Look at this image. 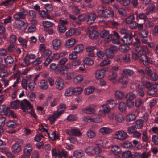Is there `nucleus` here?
<instances>
[{"instance_id":"obj_54","label":"nucleus","mask_w":158,"mask_h":158,"mask_svg":"<svg viewBox=\"0 0 158 158\" xmlns=\"http://www.w3.org/2000/svg\"><path fill=\"white\" fill-rule=\"evenodd\" d=\"M135 115L134 114H130L127 116L126 120L128 122L132 121L135 119Z\"/></svg>"},{"instance_id":"obj_6","label":"nucleus","mask_w":158,"mask_h":158,"mask_svg":"<svg viewBox=\"0 0 158 158\" xmlns=\"http://www.w3.org/2000/svg\"><path fill=\"white\" fill-rule=\"evenodd\" d=\"M66 132L69 135L75 136H80L81 135L79 130L76 128H72L71 129H67Z\"/></svg>"},{"instance_id":"obj_52","label":"nucleus","mask_w":158,"mask_h":158,"mask_svg":"<svg viewBox=\"0 0 158 158\" xmlns=\"http://www.w3.org/2000/svg\"><path fill=\"white\" fill-rule=\"evenodd\" d=\"M148 34V31L145 30L143 29L140 31L139 35L143 38H146L147 37Z\"/></svg>"},{"instance_id":"obj_23","label":"nucleus","mask_w":158,"mask_h":158,"mask_svg":"<svg viewBox=\"0 0 158 158\" xmlns=\"http://www.w3.org/2000/svg\"><path fill=\"white\" fill-rule=\"evenodd\" d=\"M18 41L22 45V46L24 48H26L27 47V44L28 42L27 40L24 39L21 37H19L18 39Z\"/></svg>"},{"instance_id":"obj_19","label":"nucleus","mask_w":158,"mask_h":158,"mask_svg":"<svg viewBox=\"0 0 158 158\" xmlns=\"http://www.w3.org/2000/svg\"><path fill=\"white\" fill-rule=\"evenodd\" d=\"M96 18V15L93 13L89 14L88 16L87 23L88 24L91 25L93 23Z\"/></svg>"},{"instance_id":"obj_46","label":"nucleus","mask_w":158,"mask_h":158,"mask_svg":"<svg viewBox=\"0 0 158 158\" xmlns=\"http://www.w3.org/2000/svg\"><path fill=\"white\" fill-rule=\"evenodd\" d=\"M138 90L137 92L138 94L141 97H143L145 94L144 91L143 90V87L139 85H138Z\"/></svg>"},{"instance_id":"obj_40","label":"nucleus","mask_w":158,"mask_h":158,"mask_svg":"<svg viewBox=\"0 0 158 158\" xmlns=\"http://www.w3.org/2000/svg\"><path fill=\"white\" fill-rule=\"evenodd\" d=\"M74 156L77 158H81L84 155V153L82 151H76L74 152Z\"/></svg>"},{"instance_id":"obj_36","label":"nucleus","mask_w":158,"mask_h":158,"mask_svg":"<svg viewBox=\"0 0 158 158\" xmlns=\"http://www.w3.org/2000/svg\"><path fill=\"white\" fill-rule=\"evenodd\" d=\"M87 135L89 138H94L96 135L95 131L91 129L89 130L86 133Z\"/></svg>"},{"instance_id":"obj_50","label":"nucleus","mask_w":158,"mask_h":158,"mask_svg":"<svg viewBox=\"0 0 158 158\" xmlns=\"http://www.w3.org/2000/svg\"><path fill=\"white\" fill-rule=\"evenodd\" d=\"M122 146L125 148H131L132 147L131 143L129 141H126L122 143Z\"/></svg>"},{"instance_id":"obj_34","label":"nucleus","mask_w":158,"mask_h":158,"mask_svg":"<svg viewBox=\"0 0 158 158\" xmlns=\"http://www.w3.org/2000/svg\"><path fill=\"white\" fill-rule=\"evenodd\" d=\"M131 59L130 55L126 53L123 56V62L125 63L129 64L131 62Z\"/></svg>"},{"instance_id":"obj_14","label":"nucleus","mask_w":158,"mask_h":158,"mask_svg":"<svg viewBox=\"0 0 158 158\" xmlns=\"http://www.w3.org/2000/svg\"><path fill=\"white\" fill-rule=\"evenodd\" d=\"M118 76V73L116 72H113L112 74L108 76V79L112 83L115 84L118 81L117 80Z\"/></svg>"},{"instance_id":"obj_43","label":"nucleus","mask_w":158,"mask_h":158,"mask_svg":"<svg viewBox=\"0 0 158 158\" xmlns=\"http://www.w3.org/2000/svg\"><path fill=\"white\" fill-rule=\"evenodd\" d=\"M111 151L115 155H117L121 151V149L118 146L115 145L112 147Z\"/></svg>"},{"instance_id":"obj_2","label":"nucleus","mask_w":158,"mask_h":158,"mask_svg":"<svg viewBox=\"0 0 158 158\" xmlns=\"http://www.w3.org/2000/svg\"><path fill=\"white\" fill-rule=\"evenodd\" d=\"M136 43L134 44L135 50L139 54H142L143 53L149 54L150 53L148 48L145 46L142 45L141 42L137 38L136 39Z\"/></svg>"},{"instance_id":"obj_4","label":"nucleus","mask_w":158,"mask_h":158,"mask_svg":"<svg viewBox=\"0 0 158 158\" xmlns=\"http://www.w3.org/2000/svg\"><path fill=\"white\" fill-rule=\"evenodd\" d=\"M21 106L24 112H28V110L33 108V106L29 101L26 99L22 101Z\"/></svg>"},{"instance_id":"obj_8","label":"nucleus","mask_w":158,"mask_h":158,"mask_svg":"<svg viewBox=\"0 0 158 158\" xmlns=\"http://www.w3.org/2000/svg\"><path fill=\"white\" fill-rule=\"evenodd\" d=\"M55 84L56 85V88L58 90H60L64 88V82L61 78L60 77H57Z\"/></svg>"},{"instance_id":"obj_47","label":"nucleus","mask_w":158,"mask_h":158,"mask_svg":"<svg viewBox=\"0 0 158 158\" xmlns=\"http://www.w3.org/2000/svg\"><path fill=\"white\" fill-rule=\"evenodd\" d=\"M135 19V17L133 15H131L127 17L125 19V22L127 24H129L132 22Z\"/></svg>"},{"instance_id":"obj_55","label":"nucleus","mask_w":158,"mask_h":158,"mask_svg":"<svg viewBox=\"0 0 158 158\" xmlns=\"http://www.w3.org/2000/svg\"><path fill=\"white\" fill-rule=\"evenodd\" d=\"M116 120L119 123H121L124 120V118L122 114H116L115 116Z\"/></svg>"},{"instance_id":"obj_57","label":"nucleus","mask_w":158,"mask_h":158,"mask_svg":"<svg viewBox=\"0 0 158 158\" xmlns=\"http://www.w3.org/2000/svg\"><path fill=\"white\" fill-rule=\"evenodd\" d=\"M103 108V110L106 113V114H107L109 112L110 110V106L106 103L105 104L103 105L102 106Z\"/></svg>"},{"instance_id":"obj_61","label":"nucleus","mask_w":158,"mask_h":158,"mask_svg":"<svg viewBox=\"0 0 158 158\" xmlns=\"http://www.w3.org/2000/svg\"><path fill=\"white\" fill-rule=\"evenodd\" d=\"M118 11L119 14L125 17L127 15V11L123 8H119Z\"/></svg>"},{"instance_id":"obj_64","label":"nucleus","mask_w":158,"mask_h":158,"mask_svg":"<svg viewBox=\"0 0 158 158\" xmlns=\"http://www.w3.org/2000/svg\"><path fill=\"white\" fill-rule=\"evenodd\" d=\"M131 153L129 151H127L124 152L122 155L123 158H129L131 156Z\"/></svg>"},{"instance_id":"obj_41","label":"nucleus","mask_w":158,"mask_h":158,"mask_svg":"<svg viewBox=\"0 0 158 158\" xmlns=\"http://www.w3.org/2000/svg\"><path fill=\"white\" fill-rule=\"evenodd\" d=\"M84 47L82 45L80 44L76 46L74 48V51L77 54L82 51Z\"/></svg>"},{"instance_id":"obj_28","label":"nucleus","mask_w":158,"mask_h":158,"mask_svg":"<svg viewBox=\"0 0 158 158\" xmlns=\"http://www.w3.org/2000/svg\"><path fill=\"white\" fill-rule=\"evenodd\" d=\"M136 95L132 92H130L127 94L125 96L126 100H133L136 98Z\"/></svg>"},{"instance_id":"obj_16","label":"nucleus","mask_w":158,"mask_h":158,"mask_svg":"<svg viewBox=\"0 0 158 158\" xmlns=\"http://www.w3.org/2000/svg\"><path fill=\"white\" fill-rule=\"evenodd\" d=\"M89 37L92 40H94L97 39L98 36L99 34L97 31L94 30L92 27L89 28Z\"/></svg>"},{"instance_id":"obj_10","label":"nucleus","mask_w":158,"mask_h":158,"mask_svg":"<svg viewBox=\"0 0 158 158\" xmlns=\"http://www.w3.org/2000/svg\"><path fill=\"white\" fill-rule=\"evenodd\" d=\"M122 41L127 45L130 44L132 41V36L130 33L123 37L122 39Z\"/></svg>"},{"instance_id":"obj_44","label":"nucleus","mask_w":158,"mask_h":158,"mask_svg":"<svg viewBox=\"0 0 158 158\" xmlns=\"http://www.w3.org/2000/svg\"><path fill=\"white\" fill-rule=\"evenodd\" d=\"M42 23L44 27L46 28L51 27H52L54 24L53 23L47 21H43Z\"/></svg>"},{"instance_id":"obj_9","label":"nucleus","mask_w":158,"mask_h":158,"mask_svg":"<svg viewBox=\"0 0 158 158\" xmlns=\"http://www.w3.org/2000/svg\"><path fill=\"white\" fill-rule=\"evenodd\" d=\"M115 135L117 139L121 140L126 139L127 136V133L122 131L117 132L115 133Z\"/></svg>"},{"instance_id":"obj_12","label":"nucleus","mask_w":158,"mask_h":158,"mask_svg":"<svg viewBox=\"0 0 158 158\" xmlns=\"http://www.w3.org/2000/svg\"><path fill=\"white\" fill-rule=\"evenodd\" d=\"M106 70L104 69L97 70L95 73V76L96 78L100 79L103 78L105 75Z\"/></svg>"},{"instance_id":"obj_53","label":"nucleus","mask_w":158,"mask_h":158,"mask_svg":"<svg viewBox=\"0 0 158 158\" xmlns=\"http://www.w3.org/2000/svg\"><path fill=\"white\" fill-rule=\"evenodd\" d=\"M2 109L0 111L1 113L4 112L6 115L8 116V115L10 114V112L12 111L10 110V108L9 107L6 108V110H5L4 108H5V106L4 105H3L2 106Z\"/></svg>"},{"instance_id":"obj_32","label":"nucleus","mask_w":158,"mask_h":158,"mask_svg":"<svg viewBox=\"0 0 158 158\" xmlns=\"http://www.w3.org/2000/svg\"><path fill=\"white\" fill-rule=\"evenodd\" d=\"M19 101L16 100L10 102L11 107L13 109H16L19 108Z\"/></svg>"},{"instance_id":"obj_60","label":"nucleus","mask_w":158,"mask_h":158,"mask_svg":"<svg viewBox=\"0 0 158 158\" xmlns=\"http://www.w3.org/2000/svg\"><path fill=\"white\" fill-rule=\"evenodd\" d=\"M7 125L8 127L13 128H15L17 126L16 123L11 120H9L7 122Z\"/></svg>"},{"instance_id":"obj_25","label":"nucleus","mask_w":158,"mask_h":158,"mask_svg":"<svg viewBox=\"0 0 158 158\" xmlns=\"http://www.w3.org/2000/svg\"><path fill=\"white\" fill-rule=\"evenodd\" d=\"M99 131L101 134L104 135L109 134L112 131V130L108 127H102L100 129Z\"/></svg>"},{"instance_id":"obj_20","label":"nucleus","mask_w":158,"mask_h":158,"mask_svg":"<svg viewBox=\"0 0 158 158\" xmlns=\"http://www.w3.org/2000/svg\"><path fill=\"white\" fill-rule=\"evenodd\" d=\"M95 49V47L93 46H88L86 47V51L88 53L87 54V55L88 56L93 57H94L95 54L93 52V51Z\"/></svg>"},{"instance_id":"obj_58","label":"nucleus","mask_w":158,"mask_h":158,"mask_svg":"<svg viewBox=\"0 0 158 158\" xmlns=\"http://www.w3.org/2000/svg\"><path fill=\"white\" fill-rule=\"evenodd\" d=\"M106 103L108 105L109 104L113 106H114L117 104V102L116 100L110 99L107 101L106 102Z\"/></svg>"},{"instance_id":"obj_31","label":"nucleus","mask_w":158,"mask_h":158,"mask_svg":"<svg viewBox=\"0 0 158 158\" xmlns=\"http://www.w3.org/2000/svg\"><path fill=\"white\" fill-rule=\"evenodd\" d=\"M105 54L107 57L112 58L114 56V53L110 49H108L105 50Z\"/></svg>"},{"instance_id":"obj_63","label":"nucleus","mask_w":158,"mask_h":158,"mask_svg":"<svg viewBox=\"0 0 158 158\" xmlns=\"http://www.w3.org/2000/svg\"><path fill=\"white\" fill-rule=\"evenodd\" d=\"M135 126H131L127 128L128 132L130 134H133L136 131Z\"/></svg>"},{"instance_id":"obj_3","label":"nucleus","mask_w":158,"mask_h":158,"mask_svg":"<svg viewBox=\"0 0 158 158\" xmlns=\"http://www.w3.org/2000/svg\"><path fill=\"white\" fill-rule=\"evenodd\" d=\"M28 13L27 10L24 8L20 9L19 12L16 13L13 15L14 19L16 20L24 19Z\"/></svg>"},{"instance_id":"obj_18","label":"nucleus","mask_w":158,"mask_h":158,"mask_svg":"<svg viewBox=\"0 0 158 158\" xmlns=\"http://www.w3.org/2000/svg\"><path fill=\"white\" fill-rule=\"evenodd\" d=\"M24 24L25 23L23 21L20 20L13 23V26L14 28L18 30H19L23 27Z\"/></svg>"},{"instance_id":"obj_48","label":"nucleus","mask_w":158,"mask_h":158,"mask_svg":"<svg viewBox=\"0 0 158 158\" xmlns=\"http://www.w3.org/2000/svg\"><path fill=\"white\" fill-rule=\"evenodd\" d=\"M143 124V121L141 119L137 120L136 121V125L135 127L136 129H140Z\"/></svg>"},{"instance_id":"obj_29","label":"nucleus","mask_w":158,"mask_h":158,"mask_svg":"<svg viewBox=\"0 0 158 158\" xmlns=\"http://www.w3.org/2000/svg\"><path fill=\"white\" fill-rule=\"evenodd\" d=\"M134 72L132 70L129 69H124L123 70L122 74L124 75H128L131 76L134 75Z\"/></svg>"},{"instance_id":"obj_27","label":"nucleus","mask_w":158,"mask_h":158,"mask_svg":"<svg viewBox=\"0 0 158 158\" xmlns=\"http://www.w3.org/2000/svg\"><path fill=\"white\" fill-rule=\"evenodd\" d=\"M102 14L106 17H110L114 15L113 11L107 9L105 10Z\"/></svg>"},{"instance_id":"obj_26","label":"nucleus","mask_w":158,"mask_h":158,"mask_svg":"<svg viewBox=\"0 0 158 158\" xmlns=\"http://www.w3.org/2000/svg\"><path fill=\"white\" fill-rule=\"evenodd\" d=\"M95 90V88L93 86H90L86 88L84 90V94L89 95L92 93Z\"/></svg>"},{"instance_id":"obj_59","label":"nucleus","mask_w":158,"mask_h":158,"mask_svg":"<svg viewBox=\"0 0 158 158\" xmlns=\"http://www.w3.org/2000/svg\"><path fill=\"white\" fill-rule=\"evenodd\" d=\"M74 29H71L67 31L65 33V36L67 37H70L74 34Z\"/></svg>"},{"instance_id":"obj_1","label":"nucleus","mask_w":158,"mask_h":158,"mask_svg":"<svg viewBox=\"0 0 158 158\" xmlns=\"http://www.w3.org/2000/svg\"><path fill=\"white\" fill-rule=\"evenodd\" d=\"M145 85L146 87L148 89L147 94L148 95L153 96L157 94L156 89L158 88V83L147 81Z\"/></svg>"},{"instance_id":"obj_17","label":"nucleus","mask_w":158,"mask_h":158,"mask_svg":"<svg viewBox=\"0 0 158 158\" xmlns=\"http://www.w3.org/2000/svg\"><path fill=\"white\" fill-rule=\"evenodd\" d=\"M140 55V60L143 62L144 64L147 65L148 64V63H151L152 61L151 59L148 58L146 55L143 54Z\"/></svg>"},{"instance_id":"obj_49","label":"nucleus","mask_w":158,"mask_h":158,"mask_svg":"<svg viewBox=\"0 0 158 158\" xmlns=\"http://www.w3.org/2000/svg\"><path fill=\"white\" fill-rule=\"evenodd\" d=\"M53 58L52 56H49L47 57L43 63L44 66L45 67L47 66L52 61Z\"/></svg>"},{"instance_id":"obj_42","label":"nucleus","mask_w":158,"mask_h":158,"mask_svg":"<svg viewBox=\"0 0 158 158\" xmlns=\"http://www.w3.org/2000/svg\"><path fill=\"white\" fill-rule=\"evenodd\" d=\"M83 77L81 75H78L76 76L74 79V82L76 84H78L81 82L83 80Z\"/></svg>"},{"instance_id":"obj_22","label":"nucleus","mask_w":158,"mask_h":158,"mask_svg":"<svg viewBox=\"0 0 158 158\" xmlns=\"http://www.w3.org/2000/svg\"><path fill=\"white\" fill-rule=\"evenodd\" d=\"M75 42V40L73 38H71L66 42L65 44L66 47L68 48H70L74 44Z\"/></svg>"},{"instance_id":"obj_11","label":"nucleus","mask_w":158,"mask_h":158,"mask_svg":"<svg viewBox=\"0 0 158 158\" xmlns=\"http://www.w3.org/2000/svg\"><path fill=\"white\" fill-rule=\"evenodd\" d=\"M96 106L94 105H92L86 107L82 110L83 112L87 114H91L94 113L95 111Z\"/></svg>"},{"instance_id":"obj_5","label":"nucleus","mask_w":158,"mask_h":158,"mask_svg":"<svg viewBox=\"0 0 158 158\" xmlns=\"http://www.w3.org/2000/svg\"><path fill=\"white\" fill-rule=\"evenodd\" d=\"M100 36L102 38H105V40L106 42H109L111 41L113 38L112 35L109 34V31L106 30H103L101 32Z\"/></svg>"},{"instance_id":"obj_7","label":"nucleus","mask_w":158,"mask_h":158,"mask_svg":"<svg viewBox=\"0 0 158 158\" xmlns=\"http://www.w3.org/2000/svg\"><path fill=\"white\" fill-rule=\"evenodd\" d=\"M52 44L53 49L54 50H57L60 48L62 45V41L60 39H55L52 40Z\"/></svg>"},{"instance_id":"obj_62","label":"nucleus","mask_w":158,"mask_h":158,"mask_svg":"<svg viewBox=\"0 0 158 158\" xmlns=\"http://www.w3.org/2000/svg\"><path fill=\"white\" fill-rule=\"evenodd\" d=\"M49 137L52 140H55L58 139V136L56 135L55 132H53L51 133H47Z\"/></svg>"},{"instance_id":"obj_21","label":"nucleus","mask_w":158,"mask_h":158,"mask_svg":"<svg viewBox=\"0 0 158 158\" xmlns=\"http://www.w3.org/2000/svg\"><path fill=\"white\" fill-rule=\"evenodd\" d=\"M114 94L116 98L119 100H123L125 97L124 92L121 91H117L115 92Z\"/></svg>"},{"instance_id":"obj_30","label":"nucleus","mask_w":158,"mask_h":158,"mask_svg":"<svg viewBox=\"0 0 158 158\" xmlns=\"http://www.w3.org/2000/svg\"><path fill=\"white\" fill-rule=\"evenodd\" d=\"M119 49L122 52H127L130 49V48L127 45L125 44L121 45L119 47Z\"/></svg>"},{"instance_id":"obj_15","label":"nucleus","mask_w":158,"mask_h":158,"mask_svg":"<svg viewBox=\"0 0 158 158\" xmlns=\"http://www.w3.org/2000/svg\"><path fill=\"white\" fill-rule=\"evenodd\" d=\"M21 150V146L18 143H15L12 146L11 150L15 154L19 153L20 152Z\"/></svg>"},{"instance_id":"obj_13","label":"nucleus","mask_w":158,"mask_h":158,"mask_svg":"<svg viewBox=\"0 0 158 158\" xmlns=\"http://www.w3.org/2000/svg\"><path fill=\"white\" fill-rule=\"evenodd\" d=\"M128 77L122 73H120V77H119L118 81L123 85H126L128 82Z\"/></svg>"},{"instance_id":"obj_33","label":"nucleus","mask_w":158,"mask_h":158,"mask_svg":"<svg viewBox=\"0 0 158 158\" xmlns=\"http://www.w3.org/2000/svg\"><path fill=\"white\" fill-rule=\"evenodd\" d=\"M155 7V5L153 4H151L149 5L148 7L146 9V14L148 15L150 12L153 11Z\"/></svg>"},{"instance_id":"obj_39","label":"nucleus","mask_w":158,"mask_h":158,"mask_svg":"<svg viewBox=\"0 0 158 158\" xmlns=\"http://www.w3.org/2000/svg\"><path fill=\"white\" fill-rule=\"evenodd\" d=\"M73 94V88L70 87L66 89L64 95L66 96H70L72 95Z\"/></svg>"},{"instance_id":"obj_24","label":"nucleus","mask_w":158,"mask_h":158,"mask_svg":"<svg viewBox=\"0 0 158 158\" xmlns=\"http://www.w3.org/2000/svg\"><path fill=\"white\" fill-rule=\"evenodd\" d=\"M39 87L42 89H47L48 88V85L47 81L44 80H42L40 82Z\"/></svg>"},{"instance_id":"obj_37","label":"nucleus","mask_w":158,"mask_h":158,"mask_svg":"<svg viewBox=\"0 0 158 158\" xmlns=\"http://www.w3.org/2000/svg\"><path fill=\"white\" fill-rule=\"evenodd\" d=\"M4 61L7 64H11L13 63L14 61L13 58L10 56H9L5 58Z\"/></svg>"},{"instance_id":"obj_56","label":"nucleus","mask_w":158,"mask_h":158,"mask_svg":"<svg viewBox=\"0 0 158 158\" xmlns=\"http://www.w3.org/2000/svg\"><path fill=\"white\" fill-rule=\"evenodd\" d=\"M57 29L60 33L64 32L66 30V27L65 26L58 25L57 26Z\"/></svg>"},{"instance_id":"obj_35","label":"nucleus","mask_w":158,"mask_h":158,"mask_svg":"<svg viewBox=\"0 0 158 158\" xmlns=\"http://www.w3.org/2000/svg\"><path fill=\"white\" fill-rule=\"evenodd\" d=\"M91 120V122H94L96 123H99L102 121V119L98 115L92 116Z\"/></svg>"},{"instance_id":"obj_45","label":"nucleus","mask_w":158,"mask_h":158,"mask_svg":"<svg viewBox=\"0 0 158 158\" xmlns=\"http://www.w3.org/2000/svg\"><path fill=\"white\" fill-rule=\"evenodd\" d=\"M144 24L145 27L146 28L151 27L154 26L153 23L150 21L148 19L145 20Z\"/></svg>"},{"instance_id":"obj_38","label":"nucleus","mask_w":158,"mask_h":158,"mask_svg":"<svg viewBox=\"0 0 158 158\" xmlns=\"http://www.w3.org/2000/svg\"><path fill=\"white\" fill-rule=\"evenodd\" d=\"M84 62L86 65L91 66L94 64V61L91 58H86L83 60Z\"/></svg>"},{"instance_id":"obj_51","label":"nucleus","mask_w":158,"mask_h":158,"mask_svg":"<svg viewBox=\"0 0 158 158\" xmlns=\"http://www.w3.org/2000/svg\"><path fill=\"white\" fill-rule=\"evenodd\" d=\"M119 110L121 112H123L126 110V106L124 102H122L119 103Z\"/></svg>"}]
</instances>
